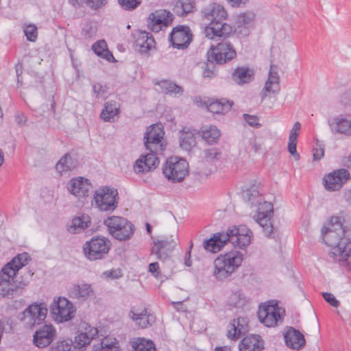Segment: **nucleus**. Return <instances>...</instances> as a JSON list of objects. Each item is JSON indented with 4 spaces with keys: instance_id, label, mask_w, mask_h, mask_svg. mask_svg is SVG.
Here are the masks:
<instances>
[{
    "instance_id": "nucleus-1",
    "label": "nucleus",
    "mask_w": 351,
    "mask_h": 351,
    "mask_svg": "<svg viewBox=\"0 0 351 351\" xmlns=\"http://www.w3.org/2000/svg\"><path fill=\"white\" fill-rule=\"evenodd\" d=\"M29 255L21 253L14 256L0 271V297L13 299L23 294L29 281L19 276V271L28 264Z\"/></svg>"
},
{
    "instance_id": "nucleus-2",
    "label": "nucleus",
    "mask_w": 351,
    "mask_h": 351,
    "mask_svg": "<svg viewBox=\"0 0 351 351\" xmlns=\"http://www.w3.org/2000/svg\"><path fill=\"white\" fill-rule=\"evenodd\" d=\"M202 12L204 18L210 21L204 29V33L208 38L230 37L233 33V27L222 21L227 17V12L222 5L214 3L204 8Z\"/></svg>"
},
{
    "instance_id": "nucleus-3",
    "label": "nucleus",
    "mask_w": 351,
    "mask_h": 351,
    "mask_svg": "<svg viewBox=\"0 0 351 351\" xmlns=\"http://www.w3.org/2000/svg\"><path fill=\"white\" fill-rule=\"evenodd\" d=\"M243 197L251 206H258L256 222L262 227L265 235L271 237L274 232V226L271 222L274 215L273 205L263 199L254 185L244 191Z\"/></svg>"
},
{
    "instance_id": "nucleus-4",
    "label": "nucleus",
    "mask_w": 351,
    "mask_h": 351,
    "mask_svg": "<svg viewBox=\"0 0 351 351\" xmlns=\"http://www.w3.org/2000/svg\"><path fill=\"white\" fill-rule=\"evenodd\" d=\"M243 260V254L237 250L219 255L213 262V276L217 281L230 280Z\"/></svg>"
},
{
    "instance_id": "nucleus-5",
    "label": "nucleus",
    "mask_w": 351,
    "mask_h": 351,
    "mask_svg": "<svg viewBox=\"0 0 351 351\" xmlns=\"http://www.w3.org/2000/svg\"><path fill=\"white\" fill-rule=\"evenodd\" d=\"M324 243L331 247L329 256L332 258L337 254V249L341 248L348 239L346 238L347 230L343 225V219L339 216H332L327 227L322 230Z\"/></svg>"
},
{
    "instance_id": "nucleus-6",
    "label": "nucleus",
    "mask_w": 351,
    "mask_h": 351,
    "mask_svg": "<svg viewBox=\"0 0 351 351\" xmlns=\"http://www.w3.org/2000/svg\"><path fill=\"white\" fill-rule=\"evenodd\" d=\"M104 223L107 226L110 235L120 241L130 239L134 232V226L122 217H108Z\"/></svg>"
},
{
    "instance_id": "nucleus-7",
    "label": "nucleus",
    "mask_w": 351,
    "mask_h": 351,
    "mask_svg": "<svg viewBox=\"0 0 351 351\" xmlns=\"http://www.w3.org/2000/svg\"><path fill=\"white\" fill-rule=\"evenodd\" d=\"M228 37L220 38L222 39L217 45H212L208 51V61L215 62L217 64H223L230 62L237 57V51L232 43L228 40Z\"/></svg>"
},
{
    "instance_id": "nucleus-8",
    "label": "nucleus",
    "mask_w": 351,
    "mask_h": 351,
    "mask_svg": "<svg viewBox=\"0 0 351 351\" xmlns=\"http://www.w3.org/2000/svg\"><path fill=\"white\" fill-rule=\"evenodd\" d=\"M111 248V242L104 237H92L83 245L84 256L90 261L104 258Z\"/></svg>"
},
{
    "instance_id": "nucleus-9",
    "label": "nucleus",
    "mask_w": 351,
    "mask_h": 351,
    "mask_svg": "<svg viewBox=\"0 0 351 351\" xmlns=\"http://www.w3.org/2000/svg\"><path fill=\"white\" fill-rule=\"evenodd\" d=\"M162 173L172 182H181L189 173V164L177 156L169 157L162 165Z\"/></svg>"
},
{
    "instance_id": "nucleus-10",
    "label": "nucleus",
    "mask_w": 351,
    "mask_h": 351,
    "mask_svg": "<svg viewBox=\"0 0 351 351\" xmlns=\"http://www.w3.org/2000/svg\"><path fill=\"white\" fill-rule=\"evenodd\" d=\"M119 193L117 189L101 186L97 189L93 199L96 207L101 211L112 212L118 206Z\"/></svg>"
},
{
    "instance_id": "nucleus-11",
    "label": "nucleus",
    "mask_w": 351,
    "mask_h": 351,
    "mask_svg": "<svg viewBox=\"0 0 351 351\" xmlns=\"http://www.w3.org/2000/svg\"><path fill=\"white\" fill-rule=\"evenodd\" d=\"M50 310L54 320L60 323L71 319L75 312L73 303L64 297L54 299L51 304Z\"/></svg>"
},
{
    "instance_id": "nucleus-12",
    "label": "nucleus",
    "mask_w": 351,
    "mask_h": 351,
    "mask_svg": "<svg viewBox=\"0 0 351 351\" xmlns=\"http://www.w3.org/2000/svg\"><path fill=\"white\" fill-rule=\"evenodd\" d=\"M226 233L227 237H228V243L240 249L248 246L251 243L253 236L252 232L245 225L229 228L226 230Z\"/></svg>"
},
{
    "instance_id": "nucleus-13",
    "label": "nucleus",
    "mask_w": 351,
    "mask_h": 351,
    "mask_svg": "<svg viewBox=\"0 0 351 351\" xmlns=\"http://www.w3.org/2000/svg\"><path fill=\"white\" fill-rule=\"evenodd\" d=\"M351 179L347 169H339L325 175L323 178V184L328 191H339L346 182Z\"/></svg>"
},
{
    "instance_id": "nucleus-14",
    "label": "nucleus",
    "mask_w": 351,
    "mask_h": 351,
    "mask_svg": "<svg viewBox=\"0 0 351 351\" xmlns=\"http://www.w3.org/2000/svg\"><path fill=\"white\" fill-rule=\"evenodd\" d=\"M128 315L135 326L141 329L149 328L156 322L155 315L145 307L140 308L136 306H131Z\"/></svg>"
},
{
    "instance_id": "nucleus-15",
    "label": "nucleus",
    "mask_w": 351,
    "mask_h": 351,
    "mask_svg": "<svg viewBox=\"0 0 351 351\" xmlns=\"http://www.w3.org/2000/svg\"><path fill=\"white\" fill-rule=\"evenodd\" d=\"M169 38L173 47L184 49L191 43L193 34L189 26L178 25L172 29Z\"/></svg>"
},
{
    "instance_id": "nucleus-16",
    "label": "nucleus",
    "mask_w": 351,
    "mask_h": 351,
    "mask_svg": "<svg viewBox=\"0 0 351 351\" xmlns=\"http://www.w3.org/2000/svg\"><path fill=\"white\" fill-rule=\"evenodd\" d=\"M164 131L158 125H150L144 136V144L146 149L149 152H162L164 149L161 143Z\"/></svg>"
},
{
    "instance_id": "nucleus-17",
    "label": "nucleus",
    "mask_w": 351,
    "mask_h": 351,
    "mask_svg": "<svg viewBox=\"0 0 351 351\" xmlns=\"http://www.w3.org/2000/svg\"><path fill=\"white\" fill-rule=\"evenodd\" d=\"M173 15L166 10H157L152 12L148 17V28L154 32H159L163 27H167L171 24Z\"/></svg>"
},
{
    "instance_id": "nucleus-18",
    "label": "nucleus",
    "mask_w": 351,
    "mask_h": 351,
    "mask_svg": "<svg viewBox=\"0 0 351 351\" xmlns=\"http://www.w3.org/2000/svg\"><path fill=\"white\" fill-rule=\"evenodd\" d=\"M151 237L154 241V246L151 248V254L155 255L158 260L168 258L177 244L173 237H164L162 239H155L152 236Z\"/></svg>"
},
{
    "instance_id": "nucleus-19",
    "label": "nucleus",
    "mask_w": 351,
    "mask_h": 351,
    "mask_svg": "<svg viewBox=\"0 0 351 351\" xmlns=\"http://www.w3.org/2000/svg\"><path fill=\"white\" fill-rule=\"evenodd\" d=\"M158 152H149L145 155H141L134 165L136 173H145L155 169L159 165V158L156 156Z\"/></svg>"
},
{
    "instance_id": "nucleus-20",
    "label": "nucleus",
    "mask_w": 351,
    "mask_h": 351,
    "mask_svg": "<svg viewBox=\"0 0 351 351\" xmlns=\"http://www.w3.org/2000/svg\"><path fill=\"white\" fill-rule=\"evenodd\" d=\"M55 335V328L51 324H45L36 330L33 341L36 346L43 348L48 346L52 342Z\"/></svg>"
},
{
    "instance_id": "nucleus-21",
    "label": "nucleus",
    "mask_w": 351,
    "mask_h": 351,
    "mask_svg": "<svg viewBox=\"0 0 351 351\" xmlns=\"http://www.w3.org/2000/svg\"><path fill=\"white\" fill-rule=\"evenodd\" d=\"M258 317L260 322L267 327L275 326L282 319L279 308L273 305H264L260 308Z\"/></svg>"
},
{
    "instance_id": "nucleus-22",
    "label": "nucleus",
    "mask_w": 351,
    "mask_h": 351,
    "mask_svg": "<svg viewBox=\"0 0 351 351\" xmlns=\"http://www.w3.org/2000/svg\"><path fill=\"white\" fill-rule=\"evenodd\" d=\"M82 327L84 328V332L80 331L73 341L72 348L75 350H81L86 348L98 334V330L96 328L85 322L83 323Z\"/></svg>"
},
{
    "instance_id": "nucleus-23",
    "label": "nucleus",
    "mask_w": 351,
    "mask_h": 351,
    "mask_svg": "<svg viewBox=\"0 0 351 351\" xmlns=\"http://www.w3.org/2000/svg\"><path fill=\"white\" fill-rule=\"evenodd\" d=\"M330 130L333 133L351 136L350 114H340L328 121Z\"/></svg>"
},
{
    "instance_id": "nucleus-24",
    "label": "nucleus",
    "mask_w": 351,
    "mask_h": 351,
    "mask_svg": "<svg viewBox=\"0 0 351 351\" xmlns=\"http://www.w3.org/2000/svg\"><path fill=\"white\" fill-rule=\"evenodd\" d=\"M48 309L45 303H34L23 311L25 317H29L32 325H38L45 321Z\"/></svg>"
},
{
    "instance_id": "nucleus-25",
    "label": "nucleus",
    "mask_w": 351,
    "mask_h": 351,
    "mask_svg": "<svg viewBox=\"0 0 351 351\" xmlns=\"http://www.w3.org/2000/svg\"><path fill=\"white\" fill-rule=\"evenodd\" d=\"M228 243V237L226 232H217L205 239L203 242L204 250L208 252L217 253Z\"/></svg>"
},
{
    "instance_id": "nucleus-26",
    "label": "nucleus",
    "mask_w": 351,
    "mask_h": 351,
    "mask_svg": "<svg viewBox=\"0 0 351 351\" xmlns=\"http://www.w3.org/2000/svg\"><path fill=\"white\" fill-rule=\"evenodd\" d=\"M284 339L286 345L293 349L300 350L306 344L304 335L298 330L291 326L287 327L284 333Z\"/></svg>"
},
{
    "instance_id": "nucleus-27",
    "label": "nucleus",
    "mask_w": 351,
    "mask_h": 351,
    "mask_svg": "<svg viewBox=\"0 0 351 351\" xmlns=\"http://www.w3.org/2000/svg\"><path fill=\"white\" fill-rule=\"evenodd\" d=\"M90 186L88 180L82 177L72 178L67 184V189L69 192L78 197L88 196Z\"/></svg>"
},
{
    "instance_id": "nucleus-28",
    "label": "nucleus",
    "mask_w": 351,
    "mask_h": 351,
    "mask_svg": "<svg viewBox=\"0 0 351 351\" xmlns=\"http://www.w3.org/2000/svg\"><path fill=\"white\" fill-rule=\"evenodd\" d=\"M248 324L244 317L234 319L228 326L227 337L231 340L238 339L248 331Z\"/></svg>"
},
{
    "instance_id": "nucleus-29",
    "label": "nucleus",
    "mask_w": 351,
    "mask_h": 351,
    "mask_svg": "<svg viewBox=\"0 0 351 351\" xmlns=\"http://www.w3.org/2000/svg\"><path fill=\"white\" fill-rule=\"evenodd\" d=\"M264 341L258 335L244 337L239 345V351H262L265 348Z\"/></svg>"
},
{
    "instance_id": "nucleus-30",
    "label": "nucleus",
    "mask_w": 351,
    "mask_h": 351,
    "mask_svg": "<svg viewBox=\"0 0 351 351\" xmlns=\"http://www.w3.org/2000/svg\"><path fill=\"white\" fill-rule=\"evenodd\" d=\"M280 90L279 75L278 73V66L275 64H271L269 71L268 79L265 82L263 90L261 93L262 99L267 97V92L271 93H278Z\"/></svg>"
},
{
    "instance_id": "nucleus-31",
    "label": "nucleus",
    "mask_w": 351,
    "mask_h": 351,
    "mask_svg": "<svg viewBox=\"0 0 351 351\" xmlns=\"http://www.w3.org/2000/svg\"><path fill=\"white\" fill-rule=\"evenodd\" d=\"M155 40L152 35L147 32L141 31L137 33L134 46L136 49L141 54L147 53L154 47Z\"/></svg>"
},
{
    "instance_id": "nucleus-32",
    "label": "nucleus",
    "mask_w": 351,
    "mask_h": 351,
    "mask_svg": "<svg viewBox=\"0 0 351 351\" xmlns=\"http://www.w3.org/2000/svg\"><path fill=\"white\" fill-rule=\"evenodd\" d=\"M337 250V254L332 258L338 261L341 267L351 272V241L348 240Z\"/></svg>"
},
{
    "instance_id": "nucleus-33",
    "label": "nucleus",
    "mask_w": 351,
    "mask_h": 351,
    "mask_svg": "<svg viewBox=\"0 0 351 351\" xmlns=\"http://www.w3.org/2000/svg\"><path fill=\"white\" fill-rule=\"evenodd\" d=\"M254 70L247 66H239L232 73V79L239 85L250 83L254 77Z\"/></svg>"
},
{
    "instance_id": "nucleus-34",
    "label": "nucleus",
    "mask_w": 351,
    "mask_h": 351,
    "mask_svg": "<svg viewBox=\"0 0 351 351\" xmlns=\"http://www.w3.org/2000/svg\"><path fill=\"white\" fill-rule=\"evenodd\" d=\"M93 290L90 284H76L73 285L69 290V295L73 299H82L86 300L91 294Z\"/></svg>"
},
{
    "instance_id": "nucleus-35",
    "label": "nucleus",
    "mask_w": 351,
    "mask_h": 351,
    "mask_svg": "<svg viewBox=\"0 0 351 351\" xmlns=\"http://www.w3.org/2000/svg\"><path fill=\"white\" fill-rule=\"evenodd\" d=\"M180 146L182 149L190 152L196 145L195 130L184 128L180 132Z\"/></svg>"
},
{
    "instance_id": "nucleus-36",
    "label": "nucleus",
    "mask_w": 351,
    "mask_h": 351,
    "mask_svg": "<svg viewBox=\"0 0 351 351\" xmlns=\"http://www.w3.org/2000/svg\"><path fill=\"white\" fill-rule=\"evenodd\" d=\"M90 219L88 215H82L75 217L68 226L67 230L70 233L78 234L90 226Z\"/></svg>"
},
{
    "instance_id": "nucleus-37",
    "label": "nucleus",
    "mask_w": 351,
    "mask_h": 351,
    "mask_svg": "<svg viewBox=\"0 0 351 351\" xmlns=\"http://www.w3.org/2000/svg\"><path fill=\"white\" fill-rule=\"evenodd\" d=\"M119 104L116 101H109L104 104L100 118L104 121H111L120 112Z\"/></svg>"
},
{
    "instance_id": "nucleus-38",
    "label": "nucleus",
    "mask_w": 351,
    "mask_h": 351,
    "mask_svg": "<svg viewBox=\"0 0 351 351\" xmlns=\"http://www.w3.org/2000/svg\"><path fill=\"white\" fill-rule=\"evenodd\" d=\"M77 160L73 157L71 154L67 153L62 156L56 164V170L62 173L68 171H71L77 167Z\"/></svg>"
},
{
    "instance_id": "nucleus-39",
    "label": "nucleus",
    "mask_w": 351,
    "mask_h": 351,
    "mask_svg": "<svg viewBox=\"0 0 351 351\" xmlns=\"http://www.w3.org/2000/svg\"><path fill=\"white\" fill-rule=\"evenodd\" d=\"M195 2L194 0H178L174 5L173 12L179 16H186L194 12Z\"/></svg>"
},
{
    "instance_id": "nucleus-40",
    "label": "nucleus",
    "mask_w": 351,
    "mask_h": 351,
    "mask_svg": "<svg viewBox=\"0 0 351 351\" xmlns=\"http://www.w3.org/2000/svg\"><path fill=\"white\" fill-rule=\"evenodd\" d=\"M232 102L226 99H215L207 105L208 110L215 114H224L230 110Z\"/></svg>"
},
{
    "instance_id": "nucleus-41",
    "label": "nucleus",
    "mask_w": 351,
    "mask_h": 351,
    "mask_svg": "<svg viewBox=\"0 0 351 351\" xmlns=\"http://www.w3.org/2000/svg\"><path fill=\"white\" fill-rule=\"evenodd\" d=\"M92 49L96 55L104 58L110 62H114L117 60L113 54L108 49L107 43L104 40H100L92 45Z\"/></svg>"
},
{
    "instance_id": "nucleus-42",
    "label": "nucleus",
    "mask_w": 351,
    "mask_h": 351,
    "mask_svg": "<svg viewBox=\"0 0 351 351\" xmlns=\"http://www.w3.org/2000/svg\"><path fill=\"white\" fill-rule=\"evenodd\" d=\"M254 14L252 12L241 13L237 19V27H242L243 34L247 36L249 34V27L252 25L254 20Z\"/></svg>"
},
{
    "instance_id": "nucleus-43",
    "label": "nucleus",
    "mask_w": 351,
    "mask_h": 351,
    "mask_svg": "<svg viewBox=\"0 0 351 351\" xmlns=\"http://www.w3.org/2000/svg\"><path fill=\"white\" fill-rule=\"evenodd\" d=\"M220 136V130L215 125L206 127L202 130V137L208 144L216 143Z\"/></svg>"
},
{
    "instance_id": "nucleus-44",
    "label": "nucleus",
    "mask_w": 351,
    "mask_h": 351,
    "mask_svg": "<svg viewBox=\"0 0 351 351\" xmlns=\"http://www.w3.org/2000/svg\"><path fill=\"white\" fill-rule=\"evenodd\" d=\"M134 351H156L154 342L144 338H137L131 341Z\"/></svg>"
},
{
    "instance_id": "nucleus-45",
    "label": "nucleus",
    "mask_w": 351,
    "mask_h": 351,
    "mask_svg": "<svg viewBox=\"0 0 351 351\" xmlns=\"http://www.w3.org/2000/svg\"><path fill=\"white\" fill-rule=\"evenodd\" d=\"M119 342L114 339V341L106 339L99 344L94 345L92 351H119Z\"/></svg>"
},
{
    "instance_id": "nucleus-46",
    "label": "nucleus",
    "mask_w": 351,
    "mask_h": 351,
    "mask_svg": "<svg viewBox=\"0 0 351 351\" xmlns=\"http://www.w3.org/2000/svg\"><path fill=\"white\" fill-rule=\"evenodd\" d=\"M246 302L245 296L240 290L232 292L228 300V303L230 306L236 308L243 307Z\"/></svg>"
},
{
    "instance_id": "nucleus-47",
    "label": "nucleus",
    "mask_w": 351,
    "mask_h": 351,
    "mask_svg": "<svg viewBox=\"0 0 351 351\" xmlns=\"http://www.w3.org/2000/svg\"><path fill=\"white\" fill-rule=\"evenodd\" d=\"M73 341L71 339L58 340L50 348V351H71Z\"/></svg>"
},
{
    "instance_id": "nucleus-48",
    "label": "nucleus",
    "mask_w": 351,
    "mask_h": 351,
    "mask_svg": "<svg viewBox=\"0 0 351 351\" xmlns=\"http://www.w3.org/2000/svg\"><path fill=\"white\" fill-rule=\"evenodd\" d=\"M121 8L126 11H132L142 3V0H117Z\"/></svg>"
},
{
    "instance_id": "nucleus-49",
    "label": "nucleus",
    "mask_w": 351,
    "mask_h": 351,
    "mask_svg": "<svg viewBox=\"0 0 351 351\" xmlns=\"http://www.w3.org/2000/svg\"><path fill=\"white\" fill-rule=\"evenodd\" d=\"M221 152L217 148L213 147L205 150L204 157L208 162H215L220 159Z\"/></svg>"
},
{
    "instance_id": "nucleus-50",
    "label": "nucleus",
    "mask_w": 351,
    "mask_h": 351,
    "mask_svg": "<svg viewBox=\"0 0 351 351\" xmlns=\"http://www.w3.org/2000/svg\"><path fill=\"white\" fill-rule=\"evenodd\" d=\"M215 62H208L203 71V77L204 78L211 79L215 77L217 74V71L215 66Z\"/></svg>"
},
{
    "instance_id": "nucleus-51",
    "label": "nucleus",
    "mask_w": 351,
    "mask_h": 351,
    "mask_svg": "<svg viewBox=\"0 0 351 351\" xmlns=\"http://www.w3.org/2000/svg\"><path fill=\"white\" fill-rule=\"evenodd\" d=\"M25 35L29 41L34 42L38 36L37 27L34 25H29L24 29Z\"/></svg>"
},
{
    "instance_id": "nucleus-52",
    "label": "nucleus",
    "mask_w": 351,
    "mask_h": 351,
    "mask_svg": "<svg viewBox=\"0 0 351 351\" xmlns=\"http://www.w3.org/2000/svg\"><path fill=\"white\" fill-rule=\"evenodd\" d=\"M163 88L167 93L179 94L182 93V88L175 83L171 82H164Z\"/></svg>"
},
{
    "instance_id": "nucleus-53",
    "label": "nucleus",
    "mask_w": 351,
    "mask_h": 351,
    "mask_svg": "<svg viewBox=\"0 0 351 351\" xmlns=\"http://www.w3.org/2000/svg\"><path fill=\"white\" fill-rule=\"evenodd\" d=\"M324 156V145L317 140L316 146L313 149V156L314 160H319Z\"/></svg>"
},
{
    "instance_id": "nucleus-54",
    "label": "nucleus",
    "mask_w": 351,
    "mask_h": 351,
    "mask_svg": "<svg viewBox=\"0 0 351 351\" xmlns=\"http://www.w3.org/2000/svg\"><path fill=\"white\" fill-rule=\"evenodd\" d=\"M339 104L344 110H349L351 108V91H346L339 99Z\"/></svg>"
},
{
    "instance_id": "nucleus-55",
    "label": "nucleus",
    "mask_w": 351,
    "mask_h": 351,
    "mask_svg": "<svg viewBox=\"0 0 351 351\" xmlns=\"http://www.w3.org/2000/svg\"><path fill=\"white\" fill-rule=\"evenodd\" d=\"M288 151L295 160L300 158V155L297 152V139L295 138V136L289 137Z\"/></svg>"
},
{
    "instance_id": "nucleus-56",
    "label": "nucleus",
    "mask_w": 351,
    "mask_h": 351,
    "mask_svg": "<svg viewBox=\"0 0 351 351\" xmlns=\"http://www.w3.org/2000/svg\"><path fill=\"white\" fill-rule=\"evenodd\" d=\"M97 28L91 23H86L82 29V35L86 38H91L96 35Z\"/></svg>"
},
{
    "instance_id": "nucleus-57",
    "label": "nucleus",
    "mask_w": 351,
    "mask_h": 351,
    "mask_svg": "<svg viewBox=\"0 0 351 351\" xmlns=\"http://www.w3.org/2000/svg\"><path fill=\"white\" fill-rule=\"evenodd\" d=\"M324 299L332 306L338 307L339 306V302L335 298V297L330 293L324 292L322 293Z\"/></svg>"
},
{
    "instance_id": "nucleus-58",
    "label": "nucleus",
    "mask_w": 351,
    "mask_h": 351,
    "mask_svg": "<svg viewBox=\"0 0 351 351\" xmlns=\"http://www.w3.org/2000/svg\"><path fill=\"white\" fill-rule=\"evenodd\" d=\"M243 119L245 121L252 127L259 128L261 124L258 123V119L256 116L244 114Z\"/></svg>"
},
{
    "instance_id": "nucleus-59",
    "label": "nucleus",
    "mask_w": 351,
    "mask_h": 351,
    "mask_svg": "<svg viewBox=\"0 0 351 351\" xmlns=\"http://www.w3.org/2000/svg\"><path fill=\"white\" fill-rule=\"evenodd\" d=\"M93 89L96 96L102 97L107 93V87L100 83H96L93 86Z\"/></svg>"
},
{
    "instance_id": "nucleus-60",
    "label": "nucleus",
    "mask_w": 351,
    "mask_h": 351,
    "mask_svg": "<svg viewBox=\"0 0 351 351\" xmlns=\"http://www.w3.org/2000/svg\"><path fill=\"white\" fill-rule=\"evenodd\" d=\"M88 5L93 9H99L107 3V0H87Z\"/></svg>"
},
{
    "instance_id": "nucleus-61",
    "label": "nucleus",
    "mask_w": 351,
    "mask_h": 351,
    "mask_svg": "<svg viewBox=\"0 0 351 351\" xmlns=\"http://www.w3.org/2000/svg\"><path fill=\"white\" fill-rule=\"evenodd\" d=\"M104 275H105L107 278L117 279L121 277V272L119 270L111 269L110 271H105Z\"/></svg>"
},
{
    "instance_id": "nucleus-62",
    "label": "nucleus",
    "mask_w": 351,
    "mask_h": 351,
    "mask_svg": "<svg viewBox=\"0 0 351 351\" xmlns=\"http://www.w3.org/2000/svg\"><path fill=\"white\" fill-rule=\"evenodd\" d=\"M300 128H301V124L298 121H296L294 123L293 128L291 129V130L290 132L289 136H292V137L295 136V138L298 139V136L299 135V131L300 130Z\"/></svg>"
},
{
    "instance_id": "nucleus-63",
    "label": "nucleus",
    "mask_w": 351,
    "mask_h": 351,
    "mask_svg": "<svg viewBox=\"0 0 351 351\" xmlns=\"http://www.w3.org/2000/svg\"><path fill=\"white\" fill-rule=\"evenodd\" d=\"M149 271L152 274H154V276L158 277V274H160L158 263L154 262V263H150L149 265Z\"/></svg>"
},
{
    "instance_id": "nucleus-64",
    "label": "nucleus",
    "mask_w": 351,
    "mask_h": 351,
    "mask_svg": "<svg viewBox=\"0 0 351 351\" xmlns=\"http://www.w3.org/2000/svg\"><path fill=\"white\" fill-rule=\"evenodd\" d=\"M15 121L19 125L22 126L26 123L27 118L23 114H19L15 117Z\"/></svg>"
}]
</instances>
